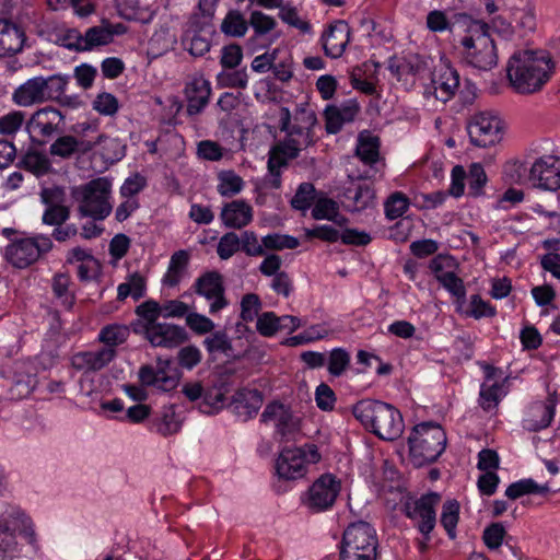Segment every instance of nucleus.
Masks as SVG:
<instances>
[{"mask_svg":"<svg viewBox=\"0 0 560 560\" xmlns=\"http://www.w3.org/2000/svg\"><path fill=\"white\" fill-rule=\"evenodd\" d=\"M552 70V57L547 51H515L506 66L508 79L521 94L539 91L549 81Z\"/></svg>","mask_w":560,"mask_h":560,"instance_id":"1","label":"nucleus"},{"mask_svg":"<svg viewBox=\"0 0 560 560\" xmlns=\"http://www.w3.org/2000/svg\"><path fill=\"white\" fill-rule=\"evenodd\" d=\"M317 122L315 112L307 104L296 106L293 114L288 107H280L279 129L285 132V138L273 149L287 161L296 159L301 150L315 143L314 129Z\"/></svg>","mask_w":560,"mask_h":560,"instance_id":"2","label":"nucleus"},{"mask_svg":"<svg viewBox=\"0 0 560 560\" xmlns=\"http://www.w3.org/2000/svg\"><path fill=\"white\" fill-rule=\"evenodd\" d=\"M352 413L368 431L382 440L394 441L404 432L401 413L390 404L362 399L352 407Z\"/></svg>","mask_w":560,"mask_h":560,"instance_id":"3","label":"nucleus"},{"mask_svg":"<svg viewBox=\"0 0 560 560\" xmlns=\"http://www.w3.org/2000/svg\"><path fill=\"white\" fill-rule=\"evenodd\" d=\"M456 20L462 22V28L468 33L462 39L467 62L483 71L495 67L498 54L494 40L489 34V25L474 20L470 15H458Z\"/></svg>","mask_w":560,"mask_h":560,"instance_id":"4","label":"nucleus"},{"mask_svg":"<svg viewBox=\"0 0 560 560\" xmlns=\"http://www.w3.org/2000/svg\"><path fill=\"white\" fill-rule=\"evenodd\" d=\"M110 195L112 182L107 177H97L71 189V196L78 202L79 215L94 221H102L110 214Z\"/></svg>","mask_w":560,"mask_h":560,"instance_id":"5","label":"nucleus"},{"mask_svg":"<svg viewBox=\"0 0 560 560\" xmlns=\"http://www.w3.org/2000/svg\"><path fill=\"white\" fill-rule=\"evenodd\" d=\"M446 434L434 422L416 425L408 438L409 457L413 466L421 467L435 462L446 446Z\"/></svg>","mask_w":560,"mask_h":560,"instance_id":"6","label":"nucleus"},{"mask_svg":"<svg viewBox=\"0 0 560 560\" xmlns=\"http://www.w3.org/2000/svg\"><path fill=\"white\" fill-rule=\"evenodd\" d=\"M320 460V454L315 444H306L304 447H283L276 462V471L279 478L296 480L307 472L310 464Z\"/></svg>","mask_w":560,"mask_h":560,"instance_id":"7","label":"nucleus"},{"mask_svg":"<svg viewBox=\"0 0 560 560\" xmlns=\"http://www.w3.org/2000/svg\"><path fill=\"white\" fill-rule=\"evenodd\" d=\"M52 246L50 237L44 234L18 238L5 247L4 258L14 268L25 269L50 252Z\"/></svg>","mask_w":560,"mask_h":560,"instance_id":"8","label":"nucleus"},{"mask_svg":"<svg viewBox=\"0 0 560 560\" xmlns=\"http://www.w3.org/2000/svg\"><path fill=\"white\" fill-rule=\"evenodd\" d=\"M346 549L361 559H377L378 539L375 529L363 521L351 523L342 535L340 550Z\"/></svg>","mask_w":560,"mask_h":560,"instance_id":"9","label":"nucleus"},{"mask_svg":"<svg viewBox=\"0 0 560 560\" xmlns=\"http://www.w3.org/2000/svg\"><path fill=\"white\" fill-rule=\"evenodd\" d=\"M501 119L490 112H479L471 116L467 125L470 142L479 148L498 143L502 136Z\"/></svg>","mask_w":560,"mask_h":560,"instance_id":"10","label":"nucleus"},{"mask_svg":"<svg viewBox=\"0 0 560 560\" xmlns=\"http://www.w3.org/2000/svg\"><path fill=\"white\" fill-rule=\"evenodd\" d=\"M341 490L340 481L331 474H324L310 487L304 504L314 513L329 510Z\"/></svg>","mask_w":560,"mask_h":560,"instance_id":"11","label":"nucleus"},{"mask_svg":"<svg viewBox=\"0 0 560 560\" xmlns=\"http://www.w3.org/2000/svg\"><path fill=\"white\" fill-rule=\"evenodd\" d=\"M440 502L438 493H428L417 500H408L404 504V512L410 520L418 521V529L430 539V533L433 530L436 522L435 506Z\"/></svg>","mask_w":560,"mask_h":560,"instance_id":"12","label":"nucleus"},{"mask_svg":"<svg viewBox=\"0 0 560 560\" xmlns=\"http://www.w3.org/2000/svg\"><path fill=\"white\" fill-rule=\"evenodd\" d=\"M528 180L535 187L558 190L560 188V158L545 155L537 159L529 168Z\"/></svg>","mask_w":560,"mask_h":560,"instance_id":"13","label":"nucleus"},{"mask_svg":"<svg viewBox=\"0 0 560 560\" xmlns=\"http://www.w3.org/2000/svg\"><path fill=\"white\" fill-rule=\"evenodd\" d=\"M261 421L276 423L277 433L281 440L289 442L296 439L300 432V419L283 404L273 401L266 406L261 413Z\"/></svg>","mask_w":560,"mask_h":560,"instance_id":"14","label":"nucleus"},{"mask_svg":"<svg viewBox=\"0 0 560 560\" xmlns=\"http://www.w3.org/2000/svg\"><path fill=\"white\" fill-rule=\"evenodd\" d=\"M194 289L197 294L206 298L208 301H212L209 307L211 314H215L228 306L223 278L218 271H207L200 276L196 280Z\"/></svg>","mask_w":560,"mask_h":560,"instance_id":"15","label":"nucleus"},{"mask_svg":"<svg viewBox=\"0 0 560 560\" xmlns=\"http://www.w3.org/2000/svg\"><path fill=\"white\" fill-rule=\"evenodd\" d=\"M459 85V75L451 67L443 66L432 72L431 83L424 90L427 98L434 97L441 103H446L456 92Z\"/></svg>","mask_w":560,"mask_h":560,"instance_id":"16","label":"nucleus"},{"mask_svg":"<svg viewBox=\"0 0 560 560\" xmlns=\"http://www.w3.org/2000/svg\"><path fill=\"white\" fill-rule=\"evenodd\" d=\"M380 140L377 137H359L358 145L355 149V155L369 166L368 170L352 171L348 174L351 180L372 179L377 173V168L374 166L378 162L380 158Z\"/></svg>","mask_w":560,"mask_h":560,"instance_id":"17","label":"nucleus"},{"mask_svg":"<svg viewBox=\"0 0 560 560\" xmlns=\"http://www.w3.org/2000/svg\"><path fill=\"white\" fill-rule=\"evenodd\" d=\"M142 335L152 347L167 349L176 348L188 339L184 327L168 323H159L149 327Z\"/></svg>","mask_w":560,"mask_h":560,"instance_id":"18","label":"nucleus"},{"mask_svg":"<svg viewBox=\"0 0 560 560\" xmlns=\"http://www.w3.org/2000/svg\"><path fill=\"white\" fill-rule=\"evenodd\" d=\"M351 28L346 21L338 20L322 34V45L327 57L337 59L342 56L350 42Z\"/></svg>","mask_w":560,"mask_h":560,"instance_id":"19","label":"nucleus"},{"mask_svg":"<svg viewBox=\"0 0 560 560\" xmlns=\"http://www.w3.org/2000/svg\"><path fill=\"white\" fill-rule=\"evenodd\" d=\"M63 120L62 114L54 107H45L36 110L26 121L28 132H38L42 137H51L61 131L59 126Z\"/></svg>","mask_w":560,"mask_h":560,"instance_id":"20","label":"nucleus"},{"mask_svg":"<svg viewBox=\"0 0 560 560\" xmlns=\"http://www.w3.org/2000/svg\"><path fill=\"white\" fill-rule=\"evenodd\" d=\"M117 355V350L101 348L95 351H83L71 359L72 366L84 373L97 372L107 366Z\"/></svg>","mask_w":560,"mask_h":560,"instance_id":"21","label":"nucleus"},{"mask_svg":"<svg viewBox=\"0 0 560 560\" xmlns=\"http://www.w3.org/2000/svg\"><path fill=\"white\" fill-rule=\"evenodd\" d=\"M212 32L198 22H191L185 31L182 44L194 57H202L211 48Z\"/></svg>","mask_w":560,"mask_h":560,"instance_id":"22","label":"nucleus"},{"mask_svg":"<svg viewBox=\"0 0 560 560\" xmlns=\"http://www.w3.org/2000/svg\"><path fill=\"white\" fill-rule=\"evenodd\" d=\"M220 219L229 229H243L253 221V208L243 200L236 199L223 206Z\"/></svg>","mask_w":560,"mask_h":560,"instance_id":"23","label":"nucleus"},{"mask_svg":"<svg viewBox=\"0 0 560 560\" xmlns=\"http://www.w3.org/2000/svg\"><path fill=\"white\" fill-rule=\"evenodd\" d=\"M555 399L549 397L546 401L534 402L527 417L523 420V428L529 432H537L547 428L555 416Z\"/></svg>","mask_w":560,"mask_h":560,"instance_id":"24","label":"nucleus"},{"mask_svg":"<svg viewBox=\"0 0 560 560\" xmlns=\"http://www.w3.org/2000/svg\"><path fill=\"white\" fill-rule=\"evenodd\" d=\"M43 84L44 77L28 79L14 90L12 101L14 104L22 107H30L47 102Z\"/></svg>","mask_w":560,"mask_h":560,"instance_id":"25","label":"nucleus"},{"mask_svg":"<svg viewBox=\"0 0 560 560\" xmlns=\"http://www.w3.org/2000/svg\"><path fill=\"white\" fill-rule=\"evenodd\" d=\"M187 114L192 116L202 112L207 106L210 95V82L203 78H196L186 85Z\"/></svg>","mask_w":560,"mask_h":560,"instance_id":"26","label":"nucleus"},{"mask_svg":"<svg viewBox=\"0 0 560 560\" xmlns=\"http://www.w3.org/2000/svg\"><path fill=\"white\" fill-rule=\"evenodd\" d=\"M25 42V34L16 24L0 20V57L20 52Z\"/></svg>","mask_w":560,"mask_h":560,"instance_id":"27","label":"nucleus"},{"mask_svg":"<svg viewBox=\"0 0 560 560\" xmlns=\"http://www.w3.org/2000/svg\"><path fill=\"white\" fill-rule=\"evenodd\" d=\"M136 314L139 319L131 323L130 328L137 335H142L149 327H152L160 322L161 304L154 300H148L136 307Z\"/></svg>","mask_w":560,"mask_h":560,"instance_id":"28","label":"nucleus"},{"mask_svg":"<svg viewBox=\"0 0 560 560\" xmlns=\"http://www.w3.org/2000/svg\"><path fill=\"white\" fill-rule=\"evenodd\" d=\"M16 166L32 173L36 177L44 176L51 171V162L48 156L35 149H28L22 154Z\"/></svg>","mask_w":560,"mask_h":560,"instance_id":"29","label":"nucleus"},{"mask_svg":"<svg viewBox=\"0 0 560 560\" xmlns=\"http://www.w3.org/2000/svg\"><path fill=\"white\" fill-rule=\"evenodd\" d=\"M152 425L163 436L174 434L180 429V421L177 419L174 406H163L152 419Z\"/></svg>","mask_w":560,"mask_h":560,"instance_id":"30","label":"nucleus"},{"mask_svg":"<svg viewBox=\"0 0 560 560\" xmlns=\"http://www.w3.org/2000/svg\"><path fill=\"white\" fill-rule=\"evenodd\" d=\"M225 393L223 383L213 386L203 387L202 399L198 404V409L206 415H211L220 410L225 401Z\"/></svg>","mask_w":560,"mask_h":560,"instance_id":"31","label":"nucleus"},{"mask_svg":"<svg viewBox=\"0 0 560 560\" xmlns=\"http://www.w3.org/2000/svg\"><path fill=\"white\" fill-rule=\"evenodd\" d=\"M70 276L63 272L56 273L51 281V289L55 298L67 310H70L75 301L73 291L70 289Z\"/></svg>","mask_w":560,"mask_h":560,"instance_id":"32","label":"nucleus"},{"mask_svg":"<svg viewBox=\"0 0 560 560\" xmlns=\"http://www.w3.org/2000/svg\"><path fill=\"white\" fill-rule=\"evenodd\" d=\"M346 198L351 200V210L360 212L362 210L372 207L375 199V191L369 184L358 185L357 188L352 191L351 188H348L346 194Z\"/></svg>","mask_w":560,"mask_h":560,"instance_id":"33","label":"nucleus"},{"mask_svg":"<svg viewBox=\"0 0 560 560\" xmlns=\"http://www.w3.org/2000/svg\"><path fill=\"white\" fill-rule=\"evenodd\" d=\"M287 320H291L295 325L298 324L295 319L279 317L273 312H265L258 316L256 328L261 336L271 337L279 330H284Z\"/></svg>","mask_w":560,"mask_h":560,"instance_id":"34","label":"nucleus"},{"mask_svg":"<svg viewBox=\"0 0 560 560\" xmlns=\"http://www.w3.org/2000/svg\"><path fill=\"white\" fill-rule=\"evenodd\" d=\"M130 335V328L126 325L110 324L104 326L100 334L98 340L105 345L104 348L115 349L122 345Z\"/></svg>","mask_w":560,"mask_h":560,"instance_id":"35","label":"nucleus"},{"mask_svg":"<svg viewBox=\"0 0 560 560\" xmlns=\"http://www.w3.org/2000/svg\"><path fill=\"white\" fill-rule=\"evenodd\" d=\"M458 15H467L466 13H455L452 19L448 20L446 14L440 10L430 11L427 15V27L431 32H453L456 27H462V22H457Z\"/></svg>","mask_w":560,"mask_h":560,"instance_id":"36","label":"nucleus"},{"mask_svg":"<svg viewBox=\"0 0 560 560\" xmlns=\"http://www.w3.org/2000/svg\"><path fill=\"white\" fill-rule=\"evenodd\" d=\"M145 293V279L139 273L133 272L128 277V281L120 283L117 289V299L119 301L126 300L128 296H132L133 300L138 301Z\"/></svg>","mask_w":560,"mask_h":560,"instance_id":"37","label":"nucleus"},{"mask_svg":"<svg viewBox=\"0 0 560 560\" xmlns=\"http://www.w3.org/2000/svg\"><path fill=\"white\" fill-rule=\"evenodd\" d=\"M262 405V395L257 389L242 390L237 394L236 406L238 413L253 417Z\"/></svg>","mask_w":560,"mask_h":560,"instance_id":"38","label":"nucleus"},{"mask_svg":"<svg viewBox=\"0 0 560 560\" xmlns=\"http://www.w3.org/2000/svg\"><path fill=\"white\" fill-rule=\"evenodd\" d=\"M220 28L228 36L242 37L248 30V22L240 11L231 10L223 19Z\"/></svg>","mask_w":560,"mask_h":560,"instance_id":"39","label":"nucleus"},{"mask_svg":"<svg viewBox=\"0 0 560 560\" xmlns=\"http://www.w3.org/2000/svg\"><path fill=\"white\" fill-rule=\"evenodd\" d=\"M459 520V503L456 500H447L443 504L441 524L450 539L456 538V526Z\"/></svg>","mask_w":560,"mask_h":560,"instance_id":"40","label":"nucleus"},{"mask_svg":"<svg viewBox=\"0 0 560 560\" xmlns=\"http://www.w3.org/2000/svg\"><path fill=\"white\" fill-rule=\"evenodd\" d=\"M548 491V485L539 486L533 479H523L511 483L505 490V495L511 500H516L525 494L545 493Z\"/></svg>","mask_w":560,"mask_h":560,"instance_id":"41","label":"nucleus"},{"mask_svg":"<svg viewBox=\"0 0 560 560\" xmlns=\"http://www.w3.org/2000/svg\"><path fill=\"white\" fill-rule=\"evenodd\" d=\"M112 43L110 33L104 25L93 26L86 30L83 35L82 51H90L96 47L105 46Z\"/></svg>","mask_w":560,"mask_h":560,"instance_id":"42","label":"nucleus"},{"mask_svg":"<svg viewBox=\"0 0 560 560\" xmlns=\"http://www.w3.org/2000/svg\"><path fill=\"white\" fill-rule=\"evenodd\" d=\"M203 346L209 353L221 352L226 357L233 354V346L226 331L217 330L203 340Z\"/></svg>","mask_w":560,"mask_h":560,"instance_id":"43","label":"nucleus"},{"mask_svg":"<svg viewBox=\"0 0 560 560\" xmlns=\"http://www.w3.org/2000/svg\"><path fill=\"white\" fill-rule=\"evenodd\" d=\"M69 80V75L62 74H52L44 78L43 86L47 101H60Z\"/></svg>","mask_w":560,"mask_h":560,"instance_id":"44","label":"nucleus"},{"mask_svg":"<svg viewBox=\"0 0 560 560\" xmlns=\"http://www.w3.org/2000/svg\"><path fill=\"white\" fill-rule=\"evenodd\" d=\"M244 182L242 177L233 171L221 172L219 174L218 191L223 197H231L243 189Z\"/></svg>","mask_w":560,"mask_h":560,"instance_id":"45","label":"nucleus"},{"mask_svg":"<svg viewBox=\"0 0 560 560\" xmlns=\"http://www.w3.org/2000/svg\"><path fill=\"white\" fill-rule=\"evenodd\" d=\"M350 354L343 348H335L330 351L328 358V372L332 376L342 375L350 365Z\"/></svg>","mask_w":560,"mask_h":560,"instance_id":"46","label":"nucleus"},{"mask_svg":"<svg viewBox=\"0 0 560 560\" xmlns=\"http://www.w3.org/2000/svg\"><path fill=\"white\" fill-rule=\"evenodd\" d=\"M502 397V386L498 383L488 385L483 383L480 388L479 404L481 408L489 411L495 408Z\"/></svg>","mask_w":560,"mask_h":560,"instance_id":"47","label":"nucleus"},{"mask_svg":"<svg viewBox=\"0 0 560 560\" xmlns=\"http://www.w3.org/2000/svg\"><path fill=\"white\" fill-rule=\"evenodd\" d=\"M25 113L12 110L0 117V135L14 136L25 122Z\"/></svg>","mask_w":560,"mask_h":560,"instance_id":"48","label":"nucleus"},{"mask_svg":"<svg viewBox=\"0 0 560 560\" xmlns=\"http://www.w3.org/2000/svg\"><path fill=\"white\" fill-rule=\"evenodd\" d=\"M438 281L445 290H447L457 300H465L466 288L464 281L456 276L454 269L446 271L445 275H441V277H438Z\"/></svg>","mask_w":560,"mask_h":560,"instance_id":"49","label":"nucleus"},{"mask_svg":"<svg viewBox=\"0 0 560 560\" xmlns=\"http://www.w3.org/2000/svg\"><path fill=\"white\" fill-rule=\"evenodd\" d=\"M468 194L478 197L482 194V188L487 183V175L481 164L472 163L467 175Z\"/></svg>","mask_w":560,"mask_h":560,"instance_id":"50","label":"nucleus"},{"mask_svg":"<svg viewBox=\"0 0 560 560\" xmlns=\"http://www.w3.org/2000/svg\"><path fill=\"white\" fill-rule=\"evenodd\" d=\"M247 81L248 74L245 68L234 71H223L218 74V83L223 88L244 90L247 86Z\"/></svg>","mask_w":560,"mask_h":560,"instance_id":"51","label":"nucleus"},{"mask_svg":"<svg viewBox=\"0 0 560 560\" xmlns=\"http://www.w3.org/2000/svg\"><path fill=\"white\" fill-rule=\"evenodd\" d=\"M315 187L311 183H302L293 198L291 199L292 208L296 210H307L315 200Z\"/></svg>","mask_w":560,"mask_h":560,"instance_id":"52","label":"nucleus"},{"mask_svg":"<svg viewBox=\"0 0 560 560\" xmlns=\"http://www.w3.org/2000/svg\"><path fill=\"white\" fill-rule=\"evenodd\" d=\"M77 138L73 136H62L55 140L49 147V153L52 156L70 159L75 154Z\"/></svg>","mask_w":560,"mask_h":560,"instance_id":"53","label":"nucleus"},{"mask_svg":"<svg viewBox=\"0 0 560 560\" xmlns=\"http://www.w3.org/2000/svg\"><path fill=\"white\" fill-rule=\"evenodd\" d=\"M265 248L272 250H281V249H294L300 245V242L296 237L290 235L282 234H268L261 240Z\"/></svg>","mask_w":560,"mask_h":560,"instance_id":"54","label":"nucleus"},{"mask_svg":"<svg viewBox=\"0 0 560 560\" xmlns=\"http://www.w3.org/2000/svg\"><path fill=\"white\" fill-rule=\"evenodd\" d=\"M241 249V240L234 232L225 233L219 241L217 253L223 260L231 258Z\"/></svg>","mask_w":560,"mask_h":560,"instance_id":"55","label":"nucleus"},{"mask_svg":"<svg viewBox=\"0 0 560 560\" xmlns=\"http://www.w3.org/2000/svg\"><path fill=\"white\" fill-rule=\"evenodd\" d=\"M339 205L337 201L322 197L315 201L312 210V217L315 220H329L336 217Z\"/></svg>","mask_w":560,"mask_h":560,"instance_id":"56","label":"nucleus"},{"mask_svg":"<svg viewBox=\"0 0 560 560\" xmlns=\"http://www.w3.org/2000/svg\"><path fill=\"white\" fill-rule=\"evenodd\" d=\"M409 207L408 198L401 192L393 194L385 202V213L389 220L401 217Z\"/></svg>","mask_w":560,"mask_h":560,"instance_id":"57","label":"nucleus"},{"mask_svg":"<svg viewBox=\"0 0 560 560\" xmlns=\"http://www.w3.org/2000/svg\"><path fill=\"white\" fill-rule=\"evenodd\" d=\"M261 308L260 298L255 293H247L241 301V318L244 322H253Z\"/></svg>","mask_w":560,"mask_h":560,"instance_id":"58","label":"nucleus"},{"mask_svg":"<svg viewBox=\"0 0 560 560\" xmlns=\"http://www.w3.org/2000/svg\"><path fill=\"white\" fill-rule=\"evenodd\" d=\"M70 217V209L63 205H55L46 208L43 214V223L47 225H62Z\"/></svg>","mask_w":560,"mask_h":560,"instance_id":"59","label":"nucleus"},{"mask_svg":"<svg viewBox=\"0 0 560 560\" xmlns=\"http://www.w3.org/2000/svg\"><path fill=\"white\" fill-rule=\"evenodd\" d=\"M279 18L292 27L302 33L311 32V24L299 16L298 10L290 5H283L279 11Z\"/></svg>","mask_w":560,"mask_h":560,"instance_id":"60","label":"nucleus"},{"mask_svg":"<svg viewBox=\"0 0 560 560\" xmlns=\"http://www.w3.org/2000/svg\"><path fill=\"white\" fill-rule=\"evenodd\" d=\"M506 532L501 523H492L485 528L482 539L489 549H498L504 539Z\"/></svg>","mask_w":560,"mask_h":560,"instance_id":"61","label":"nucleus"},{"mask_svg":"<svg viewBox=\"0 0 560 560\" xmlns=\"http://www.w3.org/2000/svg\"><path fill=\"white\" fill-rule=\"evenodd\" d=\"M257 35H265L276 27V20L261 11H253L249 22Z\"/></svg>","mask_w":560,"mask_h":560,"instance_id":"62","label":"nucleus"},{"mask_svg":"<svg viewBox=\"0 0 560 560\" xmlns=\"http://www.w3.org/2000/svg\"><path fill=\"white\" fill-rule=\"evenodd\" d=\"M186 325L198 335H205L214 329V323L199 313H188L186 316Z\"/></svg>","mask_w":560,"mask_h":560,"instance_id":"63","label":"nucleus"},{"mask_svg":"<svg viewBox=\"0 0 560 560\" xmlns=\"http://www.w3.org/2000/svg\"><path fill=\"white\" fill-rule=\"evenodd\" d=\"M243 59V50L237 44H230L222 48L220 63L225 69H235Z\"/></svg>","mask_w":560,"mask_h":560,"instance_id":"64","label":"nucleus"}]
</instances>
